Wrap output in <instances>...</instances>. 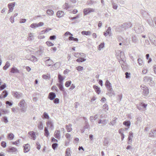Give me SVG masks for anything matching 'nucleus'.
<instances>
[{"mask_svg": "<svg viewBox=\"0 0 156 156\" xmlns=\"http://www.w3.org/2000/svg\"><path fill=\"white\" fill-rule=\"evenodd\" d=\"M43 60L45 62L46 65L48 66H51L53 63V61L50 59L49 57L44 58L43 59Z\"/></svg>", "mask_w": 156, "mask_h": 156, "instance_id": "f257e3e1", "label": "nucleus"}, {"mask_svg": "<svg viewBox=\"0 0 156 156\" xmlns=\"http://www.w3.org/2000/svg\"><path fill=\"white\" fill-rule=\"evenodd\" d=\"M141 87L142 90H143V94L144 96H146L149 93L148 89L147 87L144 85H142L141 86Z\"/></svg>", "mask_w": 156, "mask_h": 156, "instance_id": "f03ea898", "label": "nucleus"}, {"mask_svg": "<svg viewBox=\"0 0 156 156\" xmlns=\"http://www.w3.org/2000/svg\"><path fill=\"white\" fill-rule=\"evenodd\" d=\"M15 2H13L12 3H9L8 5V6L9 9L8 12V13L13 11L14 7L15 5Z\"/></svg>", "mask_w": 156, "mask_h": 156, "instance_id": "7ed1b4c3", "label": "nucleus"}, {"mask_svg": "<svg viewBox=\"0 0 156 156\" xmlns=\"http://www.w3.org/2000/svg\"><path fill=\"white\" fill-rule=\"evenodd\" d=\"M94 9L90 8H87L84 9L83 10V12L84 15H87V14L92 12H94Z\"/></svg>", "mask_w": 156, "mask_h": 156, "instance_id": "20e7f679", "label": "nucleus"}, {"mask_svg": "<svg viewBox=\"0 0 156 156\" xmlns=\"http://www.w3.org/2000/svg\"><path fill=\"white\" fill-rule=\"evenodd\" d=\"M44 25V23L42 22H39L38 23H32L30 25V27L32 28H35Z\"/></svg>", "mask_w": 156, "mask_h": 156, "instance_id": "39448f33", "label": "nucleus"}, {"mask_svg": "<svg viewBox=\"0 0 156 156\" xmlns=\"http://www.w3.org/2000/svg\"><path fill=\"white\" fill-rule=\"evenodd\" d=\"M23 147H24V153L28 152L30 149V145L29 144H25Z\"/></svg>", "mask_w": 156, "mask_h": 156, "instance_id": "423d86ee", "label": "nucleus"}, {"mask_svg": "<svg viewBox=\"0 0 156 156\" xmlns=\"http://www.w3.org/2000/svg\"><path fill=\"white\" fill-rule=\"evenodd\" d=\"M56 97L55 94L53 92L49 93L48 98L51 100H53Z\"/></svg>", "mask_w": 156, "mask_h": 156, "instance_id": "0eeeda50", "label": "nucleus"}, {"mask_svg": "<svg viewBox=\"0 0 156 156\" xmlns=\"http://www.w3.org/2000/svg\"><path fill=\"white\" fill-rule=\"evenodd\" d=\"M13 94L14 96L17 98H19L22 96V94L21 93L17 92H13Z\"/></svg>", "mask_w": 156, "mask_h": 156, "instance_id": "6e6552de", "label": "nucleus"}, {"mask_svg": "<svg viewBox=\"0 0 156 156\" xmlns=\"http://www.w3.org/2000/svg\"><path fill=\"white\" fill-rule=\"evenodd\" d=\"M74 55L76 58H79L80 56L83 57L84 58L86 57V55L82 53H75Z\"/></svg>", "mask_w": 156, "mask_h": 156, "instance_id": "1a4fd4ad", "label": "nucleus"}, {"mask_svg": "<svg viewBox=\"0 0 156 156\" xmlns=\"http://www.w3.org/2000/svg\"><path fill=\"white\" fill-rule=\"evenodd\" d=\"M8 93L6 90H4L0 95V99L5 98L7 96Z\"/></svg>", "mask_w": 156, "mask_h": 156, "instance_id": "9d476101", "label": "nucleus"}, {"mask_svg": "<svg viewBox=\"0 0 156 156\" xmlns=\"http://www.w3.org/2000/svg\"><path fill=\"white\" fill-rule=\"evenodd\" d=\"M47 127L51 129H53V125L52 123V122L51 121H48L47 122Z\"/></svg>", "mask_w": 156, "mask_h": 156, "instance_id": "9b49d317", "label": "nucleus"}, {"mask_svg": "<svg viewBox=\"0 0 156 156\" xmlns=\"http://www.w3.org/2000/svg\"><path fill=\"white\" fill-rule=\"evenodd\" d=\"M10 72L12 73H19V70L16 67H12L11 68Z\"/></svg>", "mask_w": 156, "mask_h": 156, "instance_id": "f8f14e48", "label": "nucleus"}, {"mask_svg": "<svg viewBox=\"0 0 156 156\" xmlns=\"http://www.w3.org/2000/svg\"><path fill=\"white\" fill-rule=\"evenodd\" d=\"M19 106H24L25 107L27 106V104L26 103L25 100L24 99H22L20 101L19 104Z\"/></svg>", "mask_w": 156, "mask_h": 156, "instance_id": "ddd939ff", "label": "nucleus"}, {"mask_svg": "<svg viewBox=\"0 0 156 156\" xmlns=\"http://www.w3.org/2000/svg\"><path fill=\"white\" fill-rule=\"evenodd\" d=\"M28 134L31 136L33 140H35L36 136L34 132L33 131L29 132Z\"/></svg>", "mask_w": 156, "mask_h": 156, "instance_id": "4468645a", "label": "nucleus"}, {"mask_svg": "<svg viewBox=\"0 0 156 156\" xmlns=\"http://www.w3.org/2000/svg\"><path fill=\"white\" fill-rule=\"evenodd\" d=\"M93 88L94 89L95 92L96 93L99 94L100 93V88L98 87L96 85H94L93 86Z\"/></svg>", "mask_w": 156, "mask_h": 156, "instance_id": "2eb2a0df", "label": "nucleus"}, {"mask_svg": "<svg viewBox=\"0 0 156 156\" xmlns=\"http://www.w3.org/2000/svg\"><path fill=\"white\" fill-rule=\"evenodd\" d=\"M81 34L83 35L87 36L90 35L91 34V32L90 31H86L85 30L81 32Z\"/></svg>", "mask_w": 156, "mask_h": 156, "instance_id": "dca6fc26", "label": "nucleus"}, {"mask_svg": "<svg viewBox=\"0 0 156 156\" xmlns=\"http://www.w3.org/2000/svg\"><path fill=\"white\" fill-rule=\"evenodd\" d=\"M29 41H32L34 39V35L33 34L30 33L29 34V37H27Z\"/></svg>", "mask_w": 156, "mask_h": 156, "instance_id": "f3484780", "label": "nucleus"}, {"mask_svg": "<svg viewBox=\"0 0 156 156\" xmlns=\"http://www.w3.org/2000/svg\"><path fill=\"white\" fill-rule=\"evenodd\" d=\"M71 126L72 125L70 124L66 125V129L68 132H70L72 131V128H71Z\"/></svg>", "mask_w": 156, "mask_h": 156, "instance_id": "a211bd4d", "label": "nucleus"}, {"mask_svg": "<svg viewBox=\"0 0 156 156\" xmlns=\"http://www.w3.org/2000/svg\"><path fill=\"white\" fill-rule=\"evenodd\" d=\"M20 110L22 112H25L27 111V106H25V107L24 106H20Z\"/></svg>", "mask_w": 156, "mask_h": 156, "instance_id": "6ab92c4d", "label": "nucleus"}, {"mask_svg": "<svg viewBox=\"0 0 156 156\" xmlns=\"http://www.w3.org/2000/svg\"><path fill=\"white\" fill-rule=\"evenodd\" d=\"M30 60L33 62H36L37 60V58L34 55H31L30 58Z\"/></svg>", "mask_w": 156, "mask_h": 156, "instance_id": "aec40b11", "label": "nucleus"}, {"mask_svg": "<svg viewBox=\"0 0 156 156\" xmlns=\"http://www.w3.org/2000/svg\"><path fill=\"white\" fill-rule=\"evenodd\" d=\"M44 135L47 137H48L49 134L48 128L47 127H45L44 129Z\"/></svg>", "mask_w": 156, "mask_h": 156, "instance_id": "412c9836", "label": "nucleus"}, {"mask_svg": "<svg viewBox=\"0 0 156 156\" xmlns=\"http://www.w3.org/2000/svg\"><path fill=\"white\" fill-rule=\"evenodd\" d=\"M17 150L16 148L14 147H11L9 149L8 151L10 152H16Z\"/></svg>", "mask_w": 156, "mask_h": 156, "instance_id": "4be33fe9", "label": "nucleus"}, {"mask_svg": "<svg viewBox=\"0 0 156 156\" xmlns=\"http://www.w3.org/2000/svg\"><path fill=\"white\" fill-rule=\"evenodd\" d=\"M10 64L8 62H7L5 64V65L3 67V69L4 70H6L9 67Z\"/></svg>", "mask_w": 156, "mask_h": 156, "instance_id": "5701e85b", "label": "nucleus"}, {"mask_svg": "<svg viewBox=\"0 0 156 156\" xmlns=\"http://www.w3.org/2000/svg\"><path fill=\"white\" fill-rule=\"evenodd\" d=\"M86 59L82 58H79L76 60V62H82L86 61Z\"/></svg>", "mask_w": 156, "mask_h": 156, "instance_id": "b1692460", "label": "nucleus"}, {"mask_svg": "<svg viewBox=\"0 0 156 156\" xmlns=\"http://www.w3.org/2000/svg\"><path fill=\"white\" fill-rule=\"evenodd\" d=\"M14 137V135L12 133H9L8 134V138L10 140H12Z\"/></svg>", "mask_w": 156, "mask_h": 156, "instance_id": "393cba45", "label": "nucleus"}, {"mask_svg": "<svg viewBox=\"0 0 156 156\" xmlns=\"http://www.w3.org/2000/svg\"><path fill=\"white\" fill-rule=\"evenodd\" d=\"M72 36H69V41H78V40L77 38H74V37H72Z\"/></svg>", "mask_w": 156, "mask_h": 156, "instance_id": "a878e982", "label": "nucleus"}, {"mask_svg": "<svg viewBox=\"0 0 156 156\" xmlns=\"http://www.w3.org/2000/svg\"><path fill=\"white\" fill-rule=\"evenodd\" d=\"M123 124L129 127L130 125V122L129 121H126L123 122Z\"/></svg>", "mask_w": 156, "mask_h": 156, "instance_id": "bb28decb", "label": "nucleus"}, {"mask_svg": "<svg viewBox=\"0 0 156 156\" xmlns=\"http://www.w3.org/2000/svg\"><path fill=\"white\" fill-rule=\"evenodd\" d=\"M66 156H71L70 150L69 148H67L66 149Z\"/></svg>", "mask_w": 156, "mask_h": 156, "instance_id": "cd10ccee", "label": "nucleus"}, {"mask_svg": "<svg viewBox=\"0 0 156 156\" xmlns=\"http://www.w3.org/2000/svg\"><path fill=\"white\" fill-rule=\"evenodd\" d=\"M105 85L106 87L108 88H110L111 87V83L108 80H106L105 83Z\"/></svg>", "mask_w": 156, "mask_h": 156, "instance_id": "c85d7f7f", "label": "nucleus"}, {"mask_svg": "<svg viewBox=\"0 0 156 156\" xmlns=\"http://www.w3.org/2000/svg\"><path fill=\"white\" fill-rule=\"evenodd\" d=\"M104 46V43H101L98 46V49L99 50H100Z\"/></svg>", "mask_w": 156, "mask_h": 156, "instance_id": "c756f323", "label": "nucleus"}, {"mask_svg": "<svg viewBox=\"0 0 156 156\" xmlns=\"http://www.w3.org/2000/svg\"><path fill=\"white\" fill-rule=\"evenodd\" d=\"M43 116L45 119H49V117L48 114L46 112H44L43 114Z\"/></svg>", "mask_w": 156, "mask_h": 156, "instance_id": "7c9ffc66", "label": "nucleus"}, {"mask_svg": "<svg viewBox=\"0 0 156 156\" xmlns=\"http://www.w3.org/2000/svg\"><path fill=\"white\" fill-rule=\"evenodd\" d=\"M38 128L40 130H43V124L41 122H40V124L38 126Z\"/></svg>", "mask_w": 156, "mask_h": 156, "instance_id": "2f4dec72", "label": "nucleus"}, {"mask_svg": "<svg viewBox=\"0 0 156 156\" xmlns=\"http://www.w3.org/2000/svg\"><path fill=\"white\" fill-rule=\"evenodd\" d=\"M111 28L110 27L108 28L107 30L106 31V33H105L104 34V35L105 36H107L108 34H110V33L111 32Z\"/></svg>", "mask_w": 156, "mask_h": 156, "instance_id": "473e14b6", "label": "nucleus"}, {"mask_svg": "<svg viewBox=\"0 0 156 156\" xmlns=\"http://www.w3.org/2000/svg\"><path fill=\"white\" fill-rule=\"evenodd\" d=\"M47 13L49 15H52L53 14L54 12L52 10L49 9L47 10Z\"/></svg>", "mask_w": 156, "mask_h": 156, "instance_id": "72a5a7b5", "label": "nucleus"}, {"mask_svg": "<svg viewBox=\"0 0 156 156\" xmlns=\"http://www.w3.org/2000/svg\"><path fill=\"white\" fill-rule=\"evenodd\" d=\"M71 83V81H67L65 83V86L66 87H68L70 86Z\"/></svg>", "mask_w": 156, "mask_h": 156, "instance_id": "f704fd0d", "label": "nucleus"}, {"mask_svg": "<svg viewBox=\"0 0 156 156\" xmlns=\"http://www.w3.org/2000/svg\"><path fill=\"white\" fill-rule=\"evenodd\" d=\"M83 69V67L80 66H79L76 67V69L78 71H82Z\"/></svg>", "mask_w": 156, "mask_h": 156, "instance_id": "c9c22d12", "label": "nucleus"}, {"mask_svg": "<svg viewBox=\"0 0 156 156\" xmlns=\"http://www.w3.org/2000/svg\"><path fill=\"white\" fill-rule=\"evenodd\" d=\"M133 133L131 132H130L129 133V136L128 137V140H131L132 138L133 137Z\"/></svg>", "mask_w": 156, "mask_h": 156, "instance_id": "e433bc0d", "label": "nucleus"}, {"mask_svg": "<svg viewBox=\"0 0 156 156\" xmlns=\"http://www.w3.org/2000/svg\"><path fill=\"white\" fill-rule=\"evenodd\" d=\"M59 89L60 90L63 91V92L65 91V90L63 87V86L62 84H59Z\"/></svg>", "mask_w": 156, "mask_h": 156, "instance_id": "4c0bfd02", "label": "nucleus"}, {"mask_svg": "<svg viewBox=\"0 0 156 156\" xmlns=\"http://www.w3.org/2000/svg\"><path fill=\"white\" fill-rule=\"evenodd\" d=\"M140 105L141 106H142L143 107V108L145 109L146 108V107L147 106V104H144L143 102L141 103H140Z\"/></svg>", "mask_w": 156, "mask_h": 156, "instance_id": "58836bf2", "label": "nucleus"}, {"mask_svg": "<svg viewBox=\"0 0 156 156\" xmlns=\"http://www.w3.org/2000/svg\"><path fill=\"white\" fill-rule=\"evenodd\" d=\"M46 44L48 46H52L54 45V44L50 41H47L46 42Z\"/></svg>", "mask_w": 156, "mask_h": 156, "instance_id": "ea45409f", "label": "nucleus"}, {"mask_svg": "<svg viewBox=\"0 0 156 156\" xmlns=\"http://www.w3.org/2000/svg\"><path fill=\"white\" fill-rule=\"evenodd\" d=\"M58 144L56 143H53L52 145V148L54 150H55L56 148L57 147Z\"/></svg>", "mask_w": 156, "mask_h": 156, "instance_id": "a19ab883", "label": "nucleus"}, {"mask_svg": "<svg viewBox=\"0 0 156 156\" xmlns=\"http://www.w3.org/2000/svg\"><path fill=\"white\" fill-rule=\"evenodd\" d=\"M6 87V84L4 83L3 84L0 86V90H3Z\"/></svg>", "mask_w": 156, "mask_h": 156, "instance_id": "79ce46f5", "label": "nucleus"}, {"mask_svg": "<svg viewBox=\"0 0 156 156\" xmlns=\"http://www.w3.org/2000/svg\"><path fill=\"white\" fill-rule=\"evenodd\" d=\"M49 39L51 40H55L56 39V36L55 35L51 36L50 37Z\"/></svg>", "mask_w": 156, "mask_h": 156, "instance_id": "37998d69", "label": "nucleus"}, {"mask_svg": "<svg viewBox=\"0 0 156 156\" xmlns=\"http://www.w3.org/2000/svg\"><path fill=\"white\" fill-rule=\"evenodd\" d=\"M55 137L57 138H58V130H56L55 133Z\"/></svg>", "mask_w": 156, "mask_h": 156, "instance_id": "c03bdc74", "label": "nucleus"}, {"mask_svg": "<svg viewBox=\"0 0 156 156\" xmlns=\"http://www.w3.org/2000/svg\"><path fill=\"white\" fill-rule=\"evenodd\" d=\"M42 77L43 79L47 80L50 78V76H48L45 75H43L42 76Z\"/></svg>", "mask_w": 156, "mask_h": 156, "instance_id": "a18cd8bd", "label": "nucleus"}, {"mask_svg": "<svg viewBox=\"0 0 156 156\" xmlns=\"http://www.w3.org/2000/svg\"><path fill=\"white\" fill-rule=\"evenodd\" d=\"M64 79V78L61 76L60 75H59V82H61Z\"/></svg>", "mask_w": 156, "mask_h": 156, "instance_id": "49530a36", "label": "nucleus"}, {"mask_svg": "<svg viewBox=\"0 0 156 156\" xmlns=\"http://www.w3.org/2000/svg\"><path fill=\"white\" fill-rule=\"evenodd\" d=\"M2 146L3 147H6V143L4 141H2L1 143Z\"/></svg>", "mask_w": 156, "mask_h": 156, "instance_id": "de8ad7c7", "label": "nucleus"}, {"mask_svg": "<svg viewBox=\"0 0 156 156\" xmlns=\"http://www.w3.org/2000/svg\"><path fill=\"white\" fill-rule=\"evenodd\" d=\"M3 121L5 123H7L8 122L7 117L5 116L3 117Z\"/></svg>", "mask_w": 156, "mask_h": 156, "instance_id": "09e8293b", "label": "nucleus"}, {"mask_svg": "<svg viewBox=\"0 0 156 156\" xmlns=\"http://www.w3.org/2000/svg\"><path fill=\"white\" fill-rule=\"evenodd\" d=\"M26 21V20L24 19H23L20 20V23H25Z\"/></svg>", "mask_w": 156, "mask_h": 156, "instance_id": "8fccbe9b", "label": "nucleus"}, {"mask_svg": "<svg viewBox=\"0 0 156 156\" xmlns=\"http://www.w3.org/2000/svg\"><path fill=\"white\" fill-rule=\"evenodd\" d=\"M126 75V78H128L129 77V75H130V73H129L128 72H126L125 73Z\"/></svg>", "mask_w": 156, "mask_h": 156, "instance_id": "3c124183", "label": "nucleus"}, {"mask_svg": "<svg viewBox=\"0 0 156 156\" xmlns=\"http://www.w3.org/2000/svg\"><path fill=\"white\" fill-rule=\"evenodd\" d=\"M138 63L140 65H141L142 64L143 62L141 59L139 58L138 59Z\"/></svg>", "mask_w": 156, "mask_h": 156, "instance_id": "603ef678", "label": "nucleus"}, {"mask_svg": "<svg viewBox=\"0 0 156 156\" xmlns=\"http://www.w3.org/2000/svg\"><path fill=\"white\" fill-rule=\"evenodd\" d=\"M64 15V12L62 11H59V17L62 16Z\"/></svg>", "mask_w": 156, "mask_h": 156, "instance_id": "864d4df0", "label": "nucleus"}, {"mask_svg": "<svg viewBox=\"0 0 156 156\" xmlns=\"http://www.w3.org/2000/svg\"><path fill=\"white\" fill-rule=\"evenodd\" d=\"M37 52L39 55H41L42 54L43 51L42 50L40 49V50L38 51Z\"/></svg>", "mask_w": 156, "mask_h": 156, "instance_id": "5fc2aeb1", "label": "nucleus"}, {"mask_svg": "<svg viewBox=\"0 0 156 156\" xmlns=\"http://www.w3.org/2000/svg\"><path fill=\"white\" fill-rule=\"evenodd\" d=\"M65 136H66V137L69 139V138H70V136H71L70 134L69 133H66V134Z\"/></svg>", "mask_w": 156, "mask_h": 156, "instance_id": "6e6d98bb", "label": "nucleus"}, {"mask_svg": "<svg viewBox=\"0 0 156 156\" xmlns=\"http://www.w3.org/2000/svg\"><path fill=\"white\" fill-rule=\"evenodd\" d=\"M65 35L66 36H68V35H70L71 36H73L72 34H71L70 32L68 31L66 32L65 34Z\"/></svg>", "mask_w": 156, "mask_h": 156, "instance_id": "4d7b16f0", "label": "nucleus"}, {"mask_svg": "<svg viewBox=\"0 0 156 156\" xmlns=\"http://www.w3.org/2000/svg\"><path fill=\"white\" fill-rule=\"evenodd\" d=\"M6 104L7 105H9V106H12V103H11V102H10V101H6Z\"/></svg>", "mask_w": 156, "mask_h": 156, "instance_id": "13d9d810", "label": "nucleus"}, {"mask_svg": "<svg viewBox=\"0 0 156 156\" xmlns=\"http://www.w3.org/2000/svg\"><path fill=\"white\" fill-rule=\"evenodd\" d=\"M75 88V86L73 84H72L71 85L70 87V89L72 90Z\"/></svg>", "mask_w": 156, "mask_h": 156, "instance_id": "bf43d9fd", "label": "nucleus"}, {"mask_svg": "<svg viewBox=\"0 0 156 156\" xmlns=\"http://www.w3.org/2000/svg\"><path fill=\"white\" fill-rule=\"evenodd\" d=\"M55 103L57 104L58 103V98H56L54 101Z\"/></svg>", "mask_w": 156, "mask_h": 156, "instance_id": "052dcab7", "label": "nucleus"}, {"mask_svg": "<svg viewBox=\"0 0 156 156\" xmlns=\"http://www.w3.org/2000/svg\"><path fill=\"white\" fill-rule=\"evenodd\" d=\"M10 20L12 23H13L14 22V18L13 17H12V16L11 17L10 19Z\"/></svg>", "mask_w": 156, "mask_h": 156, "instance_id": "680f3d73", "label": "nucleus"}, {"mask_svg": "<svg viewBox=\"0 0 156 156\" xmlns=\"http://www.w3.org/2000/svg\"><path fill=\"white\" fill-rule=\"evenodd\" d=\"M51 141L52 142H57L58 140L55 139L54 137H52L51 139Z\"/></svg>", "mask_w": 156, "mask_h": 156, "instance_id": "e2e57ef3", "label": "nucleus"}, {"mask_svg": "<svg viewBox=\"0 0 156 156\" xmlns=\"http://www.w3.org/2000/svg\"><path fill=\"white\" fill-rule=\"evenodd\" d=\"M17 142H19V140H18L16 141L13 142H12V144H16V145H18V143Z\"/></svg>", "mask_w": 156, "mask_h": 156, "instance_id": "0e129e2a", "label": "nucleus"}, {"mask_svg": "<svg viewBox=\"0 0 156 156\" xmlns=\"http://www.w3.org/2000/svg\"><path fill=\"white\" fill-rule=\"evenodd\" d=\"M79 17V16L78 15V16H76L74 17H71L70 18V19L71 20H74L75 19L78 18Z\"/></svg>", "mask_w": 156, "mask_h": 156, "instance_id": "69168bd1", "label": "nucleus"}, {"mask_svg": "<svg viewBox=\"0 0 156 156\" xmlns=\"http://www.w3.org/2000/svg\"><path fill=\"white\" fill-rule=\"evenodd\" d=\"M51 30V29L49 28H47L45 30L44 33L48 32L49 30Z\"/></svg>", "mask_w": 156, "mask_h": 156, "instance_id": "338daca9", "label": "nucleus"}, {"mask_svg": "<svg viewBox=\"0 0 156 156\" xmlns=\"http://www.w3.org/2000/svg\"><path fill=\"white\" fill-rule=\"evenodd\" d=\"M147 72V70L146 69H144L142 71V73L144 74H146Z\"/></svg>", "mask_w": 156, "mask_h": 156, "instance_id": "774afa93", "label": "nucleus"}]
</instances>
